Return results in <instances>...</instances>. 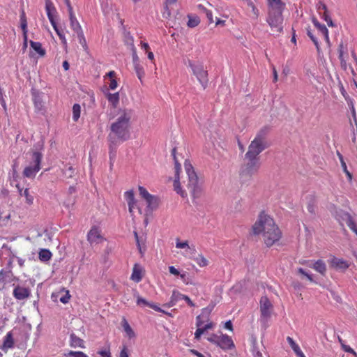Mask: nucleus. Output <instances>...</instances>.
Masks as SVG:
<instances>
[{"instance_id":"nucleus-1","label":"nucleus","mask_w":357,"mask_h":357,"mask_svg":"<svg viewBox=\"0 0 357 357\" xmlns=\"http://www.w3.org/2000/svg\"><path fill=\"white\" fill-rule=\"evenodd\" d=\"M251 234L259 238L266 247L271 248L282 238V231L274 219L264 211H261L252 225Z\"/></svg>"},{"instance_id":"nucleus-2","label":"nucleus","mask_w":357,"mask_h":357,"mask_svg":"<svg viewBox=\"0 0 357 357\" xmlns=\"http://www.w3.org/2000/svg\"><path fill=\"white\" fill-rule=\"evenodd\" d=\"M132 112L131 109H120L118 117L110 126V132L108 135L109 142L110 158L115 156V148L122 142L130 138V120Z\"/></svg>"},{"instance_id":"nucleus-3","label":"nucleus","mask_w":357,"mask_h":357,"mask_svg":"<svg viewBox=\"0 0 357 357\" xmlns=\"http://www.w3.org/2000/svg\"><path fill=\"white\" fill-rule=\"evenodd\" d=\"M267 17L266 22L272 31L278 35L283 31L282 13L286 8V3L282 0H266Z\"/></svg>"},{"instance_id":"nucleus-4","label":"nucleus","mask_w":357,"mask_h":357,"mask_svg":"<svg viewBox=\"0 0 357 357\" xmlns=\"http://www.w3.org/2000/svg\"><path fill=\"white\" fill-rule=\"evenodd\" d=\"M184 167L187 174V181H183V184L189 191L192 199H198L203 194L202 184L199 181V178L190 161H185Z\"/></svg>"},{"instance_id":"nucleus-5","label":"nucleus","mask_w":357,"mask_h":357,"mask_svg":"<svg viewBox=\"0 0 357 357\" xmlns=\"http://www.w3.org/2000/svg\"><path fill=\"white\" fill-rule=\"evenodd\" d=\"M268 132V129L264 128L257 133L255 137L251 141L248 146V151L245 154V158L259 159V154L268 147L266 142Z\"/></svg>"},{"instance_id":"nucleus-6","label":"nucleus","mask_w":357,"mask_h":357,"mask_svg":"<svg viewBox=\"0 0 357 357\" xmlns=\"http://www.w3.org/2000/svg\"><path fill=\"white\" fill-rule=\"evenodd\" d=\"M188 67L204 89L208 86V73L206 67L199 61L188 60Z\"/></svg>"},{"instance_id":"nucleus-7","label":"nucleus","mask_w":357,"mask_h":357,"mask_svg":"<svg viewBox=\"0 0 357 357\" xmlns=\"http://www.w3.org/2000/svg\"><path fill=\"white\" fill-rule=\"evenodd\" d=\"M215 324L210 320L209 312H206V309L202 310L201 314L196 317L197 330L195 333V338L199 340L202 335L208 330L212 329Z\"/></svg>"},{"instance_id":"nucleus-8","label":"nucleus","mask_w":357,"mask_h":357,"mask_svg":"<svg viewBox=\"0 0 357 357\" xmlns=\"http://www.w3.org/2000/svg\"><path fill=\"white\" fill-rule=\"evenodd\" d=\"M245 163L241 168L240 176L243 179H250L256 175L261 166L259 159L245 158Z\"/></svg>"},{"instance_id":"nucleus-9","label":"nucleus","mask_w":357,"mask_h":357,"mask_svg":"<svg viewBox=\"0 0 357 357\" xmlns=\"http://www.w3.org/2000/svg\"><path fill=\"white\" fill-rule=\"evenodd\" d=\"M207 340L210 342L216 344L224 350L231 349L235 347L231 337L225 334H211L208 337Z\"/></svg>"},{"instance_id":"nucleus-10","label":"nucleus","mask_w":357,"mask_h":357,"mask_svg":"<svg viewBox=\"0 0 357 357\" xmlns=\"http://www.w3.org/2000/svg\"><path fill=\"white\" fill-rule=\"evenodd\" d=\"M176 148H174L172 150V155L173 157L174 165H175V179L174 181V189L177 194L180 195L183 198L188 197V193L185 190H183L181 187L179 181V173L181 171V166L178 161L176 158Z\"/></svg>"},{"instance_id":"nucleus-11","label":"nucleus","mask_w":357,"mask_h":357,"mask_svg":"<svg viewBox=\"0 0 357 357\" xmlns=\"http://www.w3.org/2000/svg\"><path fill=\"white\" fill-rule=\"evenodd\" d=\"M42 157V154L38 151L33 153V162L29 166L26 167L23 171V174L25 177L33 178L36 173L39 172L40 169Z\"/></svg>"},{"instance_id":"nucleus-12","label":"nucleus","mask_w":357,"mask_h":357,"mask_svg":"<svg viewBox=\"0 0 357 357\" xmlns=\"http://www.w3.org/2000/svg\"><path fill=\"white\" fill-rule=\"evenodd\" d=\"M87 240L91 245L102 243L104 237L101 234V229L97 226L91 227L87 234Z\"/></svg>"},{"instance_id":"nucleus-13","label":"nucleus","mask_w":357,"mask_h":357,"mask_svg":"<svg viewBox=\"0 0 357 357\" xmlns=\"http://www.w3.org/2000/svg\"><path fill=\"white\" fill-rule=\"evenodd\" d=\"M259 303L261 317L264 318L270 317L273 310V305L269 299L267 298V296H262Z\"/></svg>"},{"instance_id":"nucleus-14","label":"nucleus","mask_w":357,"mask_h":357,"mask_svg":"<svg viewBox=\"0 0 357 357\" xmlns=\"http://www.w3.org/2000/svg\"><path fill=\"white\" fill-rule=\"evenodd\" d=\"M317 9L320 17L327 22L328 26L331 27L334 26L333 20L328 14L326 5L324 3L319 1L317 4Z\"/></svg>"},{"instance_id":"nucleus-15","label":"nucleus","mask_w":357,"mask_h":357,"mask_svg":"<svg viewBox=\"0 0 357 357\" xmlns=\"http://www.w3.org/2000/svg\"><path fill=\"white\" fill-rule=\"evenodd\" d=\"M17 280L10 269H1L0 271V284H6Z\"/></svg>"},{"instance_id":"nucleus-16","label":"nucleus","mask_w":357,"mask_h":357,"mask_svg":"<svg viewBox=\"0 0 357 357\" xmlns=\"http://www.w3.org/2000/svg\"><path fill=\"white\" fill-rule=\"evenodd\" d=\"M45 10L52 27L57 25L54 18V15L56 14V10L53 3L50 0H47L45 2Z\"/></svg>"},{"instance_id":"nucleus-17","label":"nucleus","mask_w":357,"mask_h":357,"mask_svg":"<svg viewBox=\"0 0 357 357\" xmlns=\"http://www.w3.org/2000/svg\"><path fill=\"white\" fill-rule=\"evenodd\" d=\"M330 265L336 270H346L349 267V264L343 259L333 257L330 261Z\"/></svg>"},{"instance_id":"nucleus-18","label":"nucleus","mask_w":357,"mask_h":357,"mask_svg":"<svg viewBox=\"0 0 357 357\" xmlns=\"http://www.w3.org/2000/svg\"><path fill=\"white\" fill-rule=\"evenodd\" d=\"M13 294L16 299L24 300L29 297L31 292L28 288L17 286Z\"/></svg>"},{"instance_id":"nucleus-19","label":"nucleus","mask_w":357,"mask_h":357,"mask_svg":"<svg viewBox=\"0 0 357 357\" xmlns=\"http://www.w3.org/2000/svg\"><path fill=\"white\" fill-rule=\"evenodd\" d=\"M15 341L13 338V335L11 331H9L5 335L3 344L1 347V349L6 352L9 349H11L14 347Z\"/></svg>"},{"instance_id":"nucleus-20","label":"nucleus","mask_w":357,"mask_h":357,"mask_svg":"<svg viewBox=\"0 0 357 357\" xmlns=\"http://www.w3.org/2000/svg\"><path fill=\"white\" fill-rule=\"evenodd\" d=\"M312 23L317 29L320 35L328 42L329 40L328 30L324 24L319 23L316 17H312Z\"/></svg>"},{"instance_id":"nucleus-21","label":"nucleus","mask_w":357,"mask_h":357,"mask_svg":"<svg viewBox=\"0 0 357 357\" xmlns=\"http://www.w3.org/2000/svg\"><path fill=\"white\" fill-rule=\"evenodd\" d=\"M105 96L112 108L115 109L118 107L120 101V96L119 92L114 93L107 92L105 93Z\"/></svg>"},{"instance_id":"nucleus-22","label":"nucleus","mask_w":357,"mask_h":357,"mask_svg":"<svg viewBox=\"0 0 357 357\" xmlns=\"http://www.w3.org/2000/svg\"><path fill=\"white\" fill-rule=\"evenodd\" d=\"M313 269L323 276H325L326 274V264L322 259L314 261L313 264Z\"/></svg>"},{"instance_id":"nucleus-23","label":"nucleus","mask_w":357,"mask_h":357,"mask_svg":"<svg viewBox=\"0 0 357 357\" xmlns=\"http://www.w3.org/2000/svg\"><path fill=\"white\" fill-rule=\"evenodd\" d=\"M130 279L135 282H139L142 279V270L140 266L135 264L132 268Z\"/></svg>"},{"instance_id":"nucleus-24","label":"nucleus","mask_w":357,"mask_h":357,"mask_svg":"<svg viewBox=\"0 0 357 357\" xmlns=\"http://www.w3.org/2000/svg\"><path fill=\"white\" fill-rule=\"evenodd\" d=\"M250 351L254 357H263L262 352L260 350L256 337L252 336L250 339Z\"/></svg>"},{"instance_id":"nucleus-25","label":"nucleus","mask_w":357,"mask_h":357,"mask_svg":"<svg viewBox=\"0 0 357 357\" xmlns=\"http://www.w3.org/2000/svg\"><path fill=\"white\" fill-rule=\"evenodd\" d=\"M16 187L18 189L20 196L25 197L26 204L29 205L33 204V197L29 193V188H26L24 190H23V189L21 188L18 184L16 185Z\"/></svg>"},{"instance_id":"nucleus-26","label":"nucleus","mask_w":357,"mask_h":357,"mask_svg":"<svg viewBox=\"0 0 357 357\" xmlns=\"http://www.w3.org/2000/svg\"><path fill=\"white\" fill-rule=\"evenodd\" d=\"M31 48L39 54L40 56L43 57L45 55V50L43 48L42 44L40 42H35L30 40L29 42Z\"/></svg>"},{"instance_id":"nucleus-27","label":"nucleus","mask_w":357,"mask_h":357,"mask_svg":"<svg viewBox=\"0 0 357 357\" xmlns=\"http://www.w3.org/2000/svg\"><path fill=\"white\" fill-rule=\"evenodd\" d=\"M192 260L202 268L206 267L209 264L208 260L202 254L195 255V256L192 257Z\"/></svg>"},{"instance_id":"nucleus-28","label":"nucleus","mask_w":357,"mask_h":357,"mask_svg":"<svg viewBox=\"0 0 357 357\" xmlns=\"http://www.w3.org/2000/svg\"><path fill=\"white\" fill-rule=\"evenodd\" d=\"M347 220L346 223L349 229L357 235V222L354 220L351 215L346 213Z\"/></svg>"},{"instance_id":"nucleus-29","label":"nucleus","mask_w":357,"mask_h":357,"mask_svg":"<svg viewBox=\"0 0 357 357\" xmlns=\"http://www.w3.org/2000/svg\"><path fill=\"white\" fill-rule=\"evenodd\" d=\"M121 324L124 331L126 333L129 338H132L135 336V332L125 318L123 319Z\"/></svg>"},{"instance_id":"nucleus-30","label":"nucleus","mask_w":357,"mask_h":357,"mask_svg":"<svg viewBox=\"0 0 357 357\" xmlns=\"http://www.w3.org/2000/svg\"><path fill=\"white\" fill-rule=\"evenodd\" d=\"M70 345L73 347H84L83 340L74 334L70 335Z\"/></svg>"},{"instance_id":"nucleus-31","label":"nucleus","mask_w":357,"mask_h":357,"mask_svg":"<svg viewBox=\"0 0 357 357\" xmlns=\"http://www.w3.org/2000/svg\"><path fill=\"white\" fill-rule=\"evenodd\" d=\"M188 21L187 25L188 27L194 28L200 23L199 17L197 15H188Z\"/></svg>"},{"instance_id":"nucleus-32","label":"nucleus","mask_w":357,"mask_h":357,"mask_svg":"<svg viewBox=\"0 0 357 357\" xmlns=\"http://www.w3.org/2000/svg\"><path fill=\"white\" fill-rule=\"evenodd\" d=\"M145 201L146 202L147 207L151 210L155 209L158 206V199L153 195H151V198H148Z\"/></svg>"},{"instance_id":"nucleus-33","label":"nucleus","mask_w":357,"mask_h":357,"mask_svg":"<svg viewBox=\"0 0 357 357\" xmlns=\"http://www.w3.org/2000/svg\"><path fill=\"white\" fill-rule=\"evenodd\" d=\"M134 69L138 79L140 80L141 83H142L143 78L145 75L144 68L140 65V63H137L134 65Z\"/></svg>"},{"instance_id":"nucleus-34","label":"nucleus","mask_w":357,"mask_h":357,"mask_svg":"<svg viewBox=\"0 0 357 357\" xmlns=\"http://www.w3.org/2000/svg\"><path fill=\"white\" fill-rule=\"evenodd\" d=\"M287 341L288 342L291 348L293 349V351L297 356L302 352L300 347L298 346V344L296 343V342L293 340L292 337L288 336L287 337Z\"/></svg>"},{"instance_id":"nucleus-35","label":"nucleus","mask_w":357,"mask_h":357,"mask_svg":"<svg viewBox=\"0 0 357 357\" xmlns=\"http://www.w3.org/2000/svg\"><path fill=\"white\" fill-rule=\"evenodd\" d=\"M52 257L51 252L47 249H42L39 252V259L42 261H47Z\"/></svg>"},{"instance_id":"nucleus-36","label":"nucleus","mask_w":357,"mask_h":357,"mask_svg":"<svg viewBox=\"0 0 357 357\" xmlns=\"http://www.w3.org/2000/svg\"><path fill=\"white\" fill-rule=\"evenodd\" d=\"M81 114V107L79 104L75 103L73 106V120L75 122H77L79 117Z\"/></svg>"},{"instance_id":"nucleus-37","label":"nucleus","mask_w":357,"mask_h":357,"mask_svg":"<svg viewBox=\"0 0 357 357\" xmlns=\"http://www.w3.org/2000/svg\"><path fill=\"white\" fill-rule=\"evenodd\" d=\"M76 34L77 36V38H78V40H79V43L82 46L84 50L87 51L88 50V45H87V43H86V38H85V36H84L83 31L77 32V33H76Z\"/></svg>"},{"instance_id":"nucleus-38","label":"nucleus","mask_w":357,"mask_h":357,"mask_svg":"<svg viewBox=\"0 0 357 357\" xmlns=\"http://www.w3.org/2000/svg\"><path fill=\"white\" fill-rule=\"evenodd\" d=\"M70 25L71 29L74 31V32L76 33L77 32H79L82 30V28L78 22V20L76 19L70 20Z\"/></svg>"},{"instance_id":"nucleus-39","label":"nucleus","mask_w":357,"mask_h":357,"mask_svg":"<svg viewBox=\"0 0 357 357\" xmlns=\"http://www.w3.org/2000/svg\"><path fill=\"white\" fill-rule=\"evenodd\" d=\"M53 29L55 31V32L56 33V34L58 35L64 47H67V40H66V36H65L64 33H63V31L59 29L57 25L53 26Z\"/></svg>"},{"instance_id":"nucleus-40","label":"nucleus","mask_w":357,"mask_h":357,"mask_svg":"<svg viewBox=\"0 0 357 357\" xmlns=\"http://www.w3.org/2000/svg\"><path fill=\"white\" fill-rule=\"evenodd\" d=\"M307 34L309 36V38L312 40V41L314 43L317 51L319 52L320 47L318 40L317 38L314 36V34L312 32V30L310 28L307 29Z\"/></svg>"},{"instance_id":"nucleus-41","label":"nucleus","mask_w":357,"mask_h":357,"mask_svg":"<svg viewBox=\"0 0 357 357\" xmlns=\"http://www.w3.org/2000/svg\"><path fill=\"white\" fill-rule=\"evenodd\" d=\"M185 256L188 257L190 259H192V257H194L196 255L197 250L195 248V246L192 245L189 248L185 250Z\"/></svg>"},{"instance_id":"nucleus-42","label":"nucleus","mask_w":357,"mask_h":357,"mask_svg":"<svg viewBox=\"0 0 357 357\" xmlns=\"http://www.w3.org/2000/svg\"><path fill=\"white\" fill-rule=\"evenodd\" d=\"M191 245H189L188 241H180L179 238H176V248L179 249H184L185 250L189 248Z\"/></svg>"},{"instance_id":"nucleus-43","label":"nucleus","mask_w":357,"mask_h":357,"mask_svg":"<svg viewBox=\"0 0 357 357\" xmlns=\"http://www.w3.org/2000/svg\"><path fill=\"white\" fill-rule=\"evenodd\" d=\"M169 5L170 4H166V3L164 2V8H163V11L162 13V16L163 18L169 19L171 17L172 12L169 8Z\"/></svg>"},{"instance_id":"nucleus-44","label":"nucleus","mask_w":357,"mask_h":357,"mask_svg":"<svg viewBox=\"0 0 357 357\" xmlns=\"http://www.w3.org/2000/svg\"><path fill=\"white\" fill-rule=\"evenodd\" d=\"M126 44L130 47V49L135 48V46L134 45V38L129 33L126 35L125 39Z\"/></svg>"},{"instance_id":"nucleus-45","label":"nucleus","mask_w":357,"mask_h":357,"mask_svg":"<svg viewBox=\"0 0 357 357\" xmlns=\"http://www.w3.org/2000/svg\"><path fill=\"white\" fill-rule=\"evenodd\" d=\"M139 192L140 196L145 200L148 198H151V194L146 190V189L142 186H139Z\"/></svg>"},{"instance_id":"nucleus-46","label":"nucleus","mask_w":357,"mask_h":357,"mask_svg":"<svg viewBox=\"0 0 357 357\" xmlns=\"http://www.w3.org/2000/svg\"><path fill=\"white\" fill-rule=\"evenodd\" d=\"M66 357H88V356L82 351H70V352L66 354Z\"/></svg>"},{"instance_id":"nucleus-47","label":"nucleus","mask_w":357,"mask_h":357,"mask_svg":"<svg viewBox=\"0 0 357 357\" xmlns=\"http://www.w3.org/2000/svg\"><path fill=\"white\" fill-rule=\"evenodd\" d=\"M297 272L302 275H304L305 277H306V278L311 282H314V280H313V278H312V275L310 273H308L307 272H306L303 268H298L297 269Z\"/></svg>"},{"instance_id":"nucleus-48","label":"nucleus","mask_w":357,"mask_h":357,"mask_svg":"<svg viewBox=\"0 0 357 357\" xmlns=\"http://www.w3.org/2000/svg\"><path fill=\"white\" fill-rule=\"evenodd\" d=\"M184 294H181L178 291L174 290L172 292V298L174 300V301H176V303L181 300H183Z\"/></svg>"},{"instance_id":"nucleus-49","label":"nucleus","mask_w":357,"mask_h":357,"mask_svg":"<svg viewBox=\"0 0 357 357\" xmlns=\"http://www.w3.org/2000/svg\"><path fill=\"white\" fill-rule=\"evenodd\" d=\"M342 349L347 353L351 354L354 357H357V353L349 345L342 344Z\"/></svg>"},{"instance_id":"nucleus-50","label":"nucleus","mask_w":357,"mask_h":357,"mask_svg":"<svg viewBox=\"0 0 357 357\" xmlns=\"http://www.w3.org/2000/svg\"><path fill=\"white\" fill-rule=\"evenodd\" d=\"M124 197L126 199L127 202H132L135 199V195L132 190L126 191L124 193Z\"/></svg>"},{"instance_id":"nucleus-51","label":"nucleus","mask_w":357,"mask_h":357,"mask_svg":"<svg viewBox=\"0 0 357 357\" xmlns=\"http://www.w3.org/2000/svg\"><path fill=\"white\" fill-rule=\"evenodd\" d=\"M150 304H151V303L147 301L146 299L140 297L139 296H137V305H143V306L149 307Z\"/></svg>"},{"instance_id":"nucleus-52","label":"nucleus","mask_w":357,"mask_h":357,"mask_svg":"<svg viewBox=\"0 0 357 357\" xmlns=\"http://www.w3.org/2000/svg\"><path fill=\"white\" fill-rule=\"evenodd\" d=\"M66 294L60 298V301L63 303L66 304L69 302L70 299V295L68 290H66Z\"/></svg>"},{"instance_id":"nucleus-53","label":"nucleus","mask_w":357,"mask_h":357,"mask_svg":"<svg viewBox=\"0 0 357 357\" xmlns=\"http://www.w3.org/2000/svg\"><path fill=\"white\" fill-rule=\"evenodd\" d=\"M132 53V61L133 65H135L137 63H139V59L137 54V50L136 47L130 49Z\"/></svg>"},{"instance_id":"nucleus-54","label":"nucleus","mask_w":357,"mask_h":357,"mask_svg":"<svg viewBox=\"0 0 357 357\" xmlns=\"http://www.w3.org/2000/svg\"><path fill=\"white\" fill-rule=\"evenodd\" d=\"M250 8L252 10V13L255 19H257L259 16V10L255 5L254 2L252 3V6H249Z\"/></svg>"},{"instance_id":"nucleus-55","label":"nucleus","mask_w":357,"mask_h":357,"mask_svg":"<svg viewBox=\"0 0 357 357\" xmlns=\"http://www.w3.org/2000/svg\"><path fill=\"white\" fill-rule=\"evenodd\" d=\"M98 354L101 357H112L109 349L98 351Z\"/></svg>"},{"instance_id":"nucleus-56","label":"nucleus","mask_w":357,"mask_h":357,"mask_svg":"<svg viewBox=\"0 0 357 357\" xmlns=\"http://www.w3.org/2000/svg\"><path fill=\"white\" fill-rule=\"evenodd\" d=\"M314 261H312V260H300L299 261V264H302V265H305L310 268H313V264H314Z\"/></svg>"},{"instance_id":"nucleus-57","label":"nucleus","mask_w":357,"mask_h":357,"mask_svg":"<svg viewBox=\"0 0 357 357\" xmlns=\"http://www.w3.org/2000/svg\"><path fill=\"white\" fill-rule=\"evenodd\" d=\"M128 205L129 212L130 213H132L133 211H134V209L135 208V206H136V200H135V199L132 202H130V201L128 202Z\"/></svg>"},{"instance_id":"nucleus-58","label":"nucleus","mask_w":357,"mask_h":357,"mask_svg":"<svg viewBox=\"0 0 357 357\" xmlns=\"http://www.w3.org/2000/svg\"><path fill=\"white\" fill-rule=\"evenodd\" d=\"M117 86H118V83H117L116 79H110V82L109 84V88L111 90H114L117 88Z\"/></svg>"},{"instance_id":"nucleus-59","label":"nucleus","mask_w":357,"mask_h":357,"mask_svg":"<svg viewBox=\"0 0 357 357\" xmlns=\"http://www.w3.org/2000/svg\"><path fill=\"white\" fill-rule=\"evenodd\" d=\"M119 357H129L128 349L126 346H123L121 350Z\"/></svg>"},{"instance_id":"nucleus-60","label":"nucleus","mask_w":357,"mask_h":357,"mask_svg":"<svg viewBox=\"0 0 357 357\" xmlns=\"http://www.w3.org/2000/svg\"><path fill=\"white\" fill-rule=\"evenodd\" d=\"M307 209L309 213H310L312 214H314L315 213V206L314 204V202L309 203L307 206Z\"/></svg>"},{"instance_id":"nucleus-61","label":"nucleus","mask_w":357,"mask_h":357,"mask_svg":"<svg viewBox=\"0 0 357 357\" xmlns=\"http://www.w3.org/2000/svg\"><path fill=\"white\" fill-rule=\"evenodd\" d=\"M169 271L171 274H172L174 275H180V272L178 271V270L176 269L173 266H169Z\"/></svg>"},{"instance_id":"nucleus-62","label":"nucleus","mask_w":357,"mask_h":357,"mask_svg":"<svg viewBox=\"0 0 357 357\" xmlns=\"http://www.w3.org/2000/svg\"><path fill=\"white\" fill-rule=\"evenodd\" d=\"M149 307L151 309H153L154 310H155L157 312L166 313L164 310H162L160 307H158L157 305H155L153 303H151V304L149 305Z\"/></svg>"},{"instance_id":"nucleus-63","label":"nucleus","mask_w":357,"mask_h":357,"mask_svg":"<svg viewBox=\"0 0 357 357\" xmlns=\"http://www.w3.org/2000/svg\"><path fill=\"white\" fill-rule=\"evenodd\" d=\"M338 52H339L338 58H339L340 61H342V59H345L342 45H340L339 49H338Z\"/></svg>"},{"instance_id":"nucleus-64","label":"nucleus","mask_w":357,"mask_h":357,"mask_svg":"<svg viewBox=\"0 0 357 357\" xmlns=\"http://www.w3.org/2000/svg\"><path fill=\"white\" fill-rule=\"evenodd\" d=\"M141 47L146 52L150 51V47L149 45L147 43L145 42H141Z\"/></svg>"}]
</instances>
